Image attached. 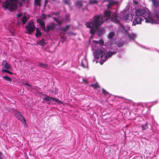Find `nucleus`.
I'll return each instance as SVG.
<instances>
[{
  "label": "nucleus",
  "mask_w": 159,
  "mask_h": 159,
  "mask_svg": "<svg viewBox=\"0 0 159 159\" xmlns=\"http://www.w3.org/2000/svg\"><path fill=\"white\" fill-rule=\"evenodd\" d=\"M38 66L43 67V68H46L48 67L47 64H44L42 62H39Z\"/></svg>",
  "instance_id": "obj_19"
},
{
  "label": "nucleus",
  "mask_w": 159,
  "mask_h": 159,
  "mask_svg": "<svg viewBox=\"0 0 159 159\" xmlns=\"http://www.w3.org/2000/svg\"><path fill=\"white\" fill-rule=\"evenodd\" d=\"M18 0H0V2H3L2 8L7 9L10 11L15 10L17 7Z\"/></svg>",
  "instance_id": "obj_4"
},
{
  "label": "nucleus",
  "mask_w": 159,
  "mask_h": 159,
  "mask_svg": "<svg viewBox=\"0 0 159 159\" xmlns=\"http://www.w3.org/2000/svg\"><path fill=\"white\" fill-rule=\"evenodd\" d=\"M157 101H156L152 102V103H153V104H155L156 103H157Z\"/></svg>",
  "instance_id": "obj_37"
},
{
  "label": "nucleus",
  "mask_w": 159,
  "mask_h": 159,
  "mask_svg": "<svg viewBox=\"0 0 159 159\" xmlns=\"http://www.w3.org/2000/svg\"><path fill=\"white\" fill-rule=\"evenodd\" d=\"M44 100L46 101H48V103L49 104L51 103V100L55 101L57 102H58L59 100L58 99L56 98H52L48 95H46L44 98Z\"/></svg>",
  "instance_id": "obj_11"
},
{
  "label": "nucleus",
  "mask_w": 159,
  "mask_h": 159,
  "mask_svg": "<svg viewBox=\"0 0 159 159\" xmlns=\"http://www.w3.org/2000/svg\"><path fill=\"white\" fill-rule=\"evenodd\" d=\"M115 34L114 32H111L109 33L107 36L108 38L111 40L113 38H114Z\"/></svg>",
  "instance_id": "obj_16"
},
{
  "label": "nucleus",
  "mask_w": 159,
  "mask_h": 159,
  "mask_svg": "<svg viewBox=\"0 0 159 159\" xmlns=\"http://www.w3.org/2000/svg\"><path fill=\"white\" fill-rule=\"evenodd\" d=\"M81 66L84 68H86L88 66V63L87 60L85 57L81 61Z\"/></svg>",
  "instance_id": "obj_13"
},
{
  "label": "nucleus",
  "mask_w": 159,
  "mask_h": 159,
  "mask_svg": "<svg viewBox=\"0 0 159 159\" xmlns=\"http://www.w3.org/2000/svg\"><path fill=\"white\" fill-rule=\"evenodd\" d=\"M134 19L132 23L133 25H136L141 24L143 20V19L142 17H140L136 16L134 15Z\"/></svg>",
  "instance_id": "obj_9"
},
{
  "label": "nucleus",
  "mask_w": 159,
  "mask_h": 159,
  "mask_svg": "<svg viewBox=\"0 0 159 159\" xmlns=\"http://www.w3.org/2000/svg\"><path fill=\"white\" fill-rule=\"evenodd\" d=\"M4 67L7 69L10 70L11 69V66L7 62H6L4 65Z\"/></svg>",
  "instance_id": "obj_20"
},
{
  "label": "nucleus",
  "mask_w": 159,
  "mask_h": 159,
  "mask_svg": "<svg viewBox=\"0 0 159 159\" xmlns=\"http://www.w3.org/2000/svg\"><path fill=\"white\" fill-rule=\"evenodd\" d=\"M24 84L25 85L27 86H29V87H30L31 86V85L30 84L28 83L27 82H25L24 83Z\"/></svg>",
  "instance_id": "obj_33"
},
{
  "label": "nucleus",
  "mask_w": 159,
  "mask_h": 159,
  "mask_svg": "<svg viewBox=\"0 0 159 159\" xmlns=\"http://www.w3.org/2000/svg\"><path fill=\"white\" fill-rule=\"evenodd\" d=\"M15 116L19 120H20L25 125H27V123L25 118L20 112H17L15 114Z\"/></svg>",
  "instance_id": "obj_8"
},
{
  "label": "nucleus",
  "mask_w": 159,
  "mask_h": 159,
  "mask_svg": "<svg viewBox=\"0 0 159 159\" xmlns=\"http://www.w3.org/2000/svg\"><path fill=\"white\" fill-rule=\"evenodd\" d=\"M126 13H125V12H124L123 15H121V16H122L123 20L125 21V22H128L129 20V14H126Z\"/></svg>",
  "instance_id": "obj_14"
},
{
  "label": "nucleus",
  "mask_w": 159,
  "mask_h": 159,
  "mask_svg": "<svg viewBox=\"0 0 159 159\" xmlns=\"http://www.w3.org/2000/svg\"><path fill=\"white\" fill-rule=\"evenodd\" d=\"M37 22L39 23L42 27L43 31L46 30L47 33H48L50 30H53L55 29L56 25L53 23H51L47 26L46 30L45 28V24L44 22L41 19H38Z\"/></svg>",
  "instance_id": "obj_5"
},
{
  "label": "nucleus",
  "mask_w": 159,
  "mask_h": 159,
  "mask_svg": "<svg viewBox=\"0 0 159 159\" xmlns=\"http://www.w3.org/2000/svg\"><path fill=\"white\" fill-rule=\"evenodd\" d=\"M107 43L108 44H112V43H111L110 41L108 42Z\"/></svg>",
  "instance_id": "obj_39"
},
{
  "label": "nucleus",
  "mask_w": 159,
  "mask_h": 159,
  "mask_svg": "<svg viewBox=\"0 0 159 159\" xmlns=\"http://www.w3.org/2000/svg\"><path fill=\"white\" fill-rule=\"evenodd\" d=\"M133 11L134 15L143 17L146 23L159 24V9L155 10L152 15L148 9L134 8Z\"/></svg>",
  "instance_id": "obj_3"
},
{
  "label": "nucleus",
  "mask_w": 159,
  "mask_h": 159,
  "mask_svg": "<svg viewBox=\"0 0 159 159\" xmlns=\"http://www.w3.org/2000/svg\"><path fill=\"white\" fill-rule=\"evenodd\" d=\"M59 14V12H56L54 13V15H58Z\"/></svg>",
  "instance_id": "obj_36"
},
{
  "label": "nucleus",
  "mask_w": 159,
  "mask_h": 159,
  "mask_svg": "<svg viewBox=\"0 0 159 159\" xmlns=\"http://www.w3.org/2000/svg\"><path fill=\"white\" fill-rule=\"evenodd\" d=\"M1 71L2 72L7 73L9 74H11V75L13 74V73L12 72L9 71L8 70H7V69H2Z\"/></svg>",
  "instance_id": "obj_25"
},
{
  "label": "nucleus",
  "mask_w": 159,
  "mask_h": 159,
  "mask_svg": "<svg viewBox=\"0 0 159 159\" xmlns=\"http://www.w3.org/2000/svg\"><path fill=\"white\" fill-rule=\"evenodd\" d=\"M41 35V34L39 31H38L36 29V32L35 34V36L36 37H39Z\"/></svg>",
  "instance_id": "obj_26"
},
{
  "label": "nucleus",
  "mask_w": 159,
  "mask_h": 159,
  "mask_svg": "<svg viewBox=\"0 0 159 159\" xmlns=\"http://www.w3.org/2000/svg\"><path fill=\"white\" fill-rule=\"evenodd\" d=\"M94 44H95L94 46L92 47L94 56L97 59L100 58V63L101 65L107 60L109 57L115 54L117 51V49L115 47H112L111 49L113 51H109L107 52L106 47L104 45V41L102 39L99 40H93Z\"/></svg>",
  "instance_id": "obj_2"
},
{
  "label": "nucleus",
  "mask_w": 159,
  "mask_h": 159,
  "mask_svg": "<svg viewBox=\"0 0 159 159\" xmlns=\"http://www.w3.org/2000/svg\"><path fill=\"white\" fill-rule=\"evenodd\" d=\"M38 43L40 45L43 46L46 44L47 43L44 41L43 39H42L38 42Z\"/></svg>",
  "instance_id": "obj_17"
},
{
  "label": "nucleus",
  "mask_w": 159,
  "mask_h": 159,
  "mask_svg": "<svg viewBox=\"0 0 159 159\" xmlns=\"http://www.w3.org/2000/svg\"><path fill=\"white\" fill-rule=\"evenodd\" d=\"M108 1L109 2L107 6L108 9H109L111 5L118 4L119 3L118 1H116L115 0H108Z\"/></svg>",
  "instance_id": "obj_12"
},
{
  "label": "nucleus",
  "mask_w": 159,
  "mask_h": 159,
  "mask_svg": "<svg viewBox=\"0 0 159 159\" xmlns=\"http://www.w3.org/2000/svg\"><path fill=\"white\" fill-rule=\"evenodd\" d=\"M6 61V60H5V61L3 60V62H2V65H3V62H5V61Z\"/></svg>",
  "instance_id": "obj_41"
},
{
  "label": "nucleus",
  "mask_w": 159,
  "mask_h": 159,
  "mask_svg": "<svg viewBox=\"0 0 159 159\" xmlns=\"http://www.w3.org/2000/svg\"><path fill=\"white\" fill-rule=\"evenodd\" d=\"M41 0H34V3L36 5L40 6L41 5Z\"/></svg>",
  "instance_id": "obj_22"
},
{
  "label": "nucleus",
  "mask_w": 159,
  "mask_h": 159,
  "mask_svg": "<svg viewBox=\"0 0 159 159\" xmlns=\"http://www.w3.org/2000/svg\"><path fill=\"white\" fill-rule=\"evenodd\" d=\"M91 86H93L94 88H98L99 87L98 84H91Z\"/></svg>",
  "instance_id": "obj_27"
},
{
  "label": "nucleus",
  "mask_w": 159,
  "mask_h": 159,
  "mask_svg": "<svg viewBox=\"0 0 159 159\" xmlns=\"http://www.w3.org/2000/svg\"><path fill=\"white\" fill-rule=\"evenodd\" d=\"M2 154V153L0 152V156Z\"/></svg>",
  "instance_id": "obj_42"
},
{
  "label": "nucleus",
  "mask_w": 159,
  "mask_h": 159,
  "mask_svg": "<svg viewBox=\"0 0 159 159\" xmlns=\"http://www.w3.org/2000/svg\"><path fill=\"white\" fill-rule=\"evenodd\" d=\"M27 33L29 34L31 33L35 29V26L33 22L30 21L27 25L25 26Z\"/></svg>",
  "instance_id": "obj_6"
},
{
  "label": "nucleus",
  "mask_w": 159,
  "mask_h": 159,
  "mask_svg": "<svg viewBox=\"0 0 159 159\" xmlns=\"http://www.w3.org/2000/svg\"><path fill=\"white\" fill-rule=\"evenodd\" d=\"M98 1L96 0H91L89 1V4H97Z\"/></svg>",
  "instance_id": "obj_24"
},
{
  "label": "nucleus",
  "mask_w": 159,
  "mask_h": 159,
  "mask_svg": "<svg viewBox=\"0 0 159 159\" xmlns=\"http://www.w3.org/2000/svg\"><path fill=\"white\" fill-rule=\"evenodd\" d=\"M61 39H62V43H63L64 41H66V37L65 36H63L62 37Z\"/></svg>",
  "instance_id": "obj_31"
},
{
  "label": "nucleus",
  "mask_w": 159,
  "mask_h": 159,
  "mask_svg": "<svg viewBox=\"0 0 159 159\" xmlns=\"http://www.w3.org/2000/svg\"><path fill=\"white\" fill-rule=\"evenodd\" d=\"M152 2L153 6L155 7H159V0H149Z\"/></svg>",
  "instance_id": "obj_15"
},
{
  "label": "nucleus",
  "mask_w": 159,
  "mask_h": 159,
  "mask_svg": "<svg viewBox=\"0 0 159 159\" xmlns=\"http://www.w3.org/2000/svg\"><path fill=\"white\" fill-rule=\"evenodd\" d=\"M132 1L134 5H137L139 3V0H132Z\"/></svg>",
  "instance_id": "obj_28"
},
{
  "label": "nucleus",
  "mask_w": 159,
  "mask_h": 159,
  "mask_svg": "<svg viewBox=\"0 0 159 159\" xmlns=\"http://www.w3.org/2000/svg\"><path fill=\"white\" fill-rule=\"evenodd\" d=\"M102 91L103 93L105 95H106L108 93L104 89H102Z\"/></svg>",
  "instance_id": "obj_30"
},
{
  "label": "nucleus",
  "mask_w": 159,
  "mask_h": 159,
  "mask_svg": "<svg viewBox=\"0 0 159 159\" xmlns=\"http://www.w3.org/2000/svg\"><path fill=\"white\" fill-rule=\"evenodd\" d=\"M64 2L66 4L70 5V1L69 0H65L64 1Z\"/></svg>",
  "instance_id": "obj_32"
},
{
  "label": "nucleus",
  "mask_w": 159,
  "mask_h": 159,
  "mask_svg": "<svg viewBox=\"0 0 159 159\" xmlns=\"http://www.w3.org/2000/svg\"><path fill=\"white\" fill-rule=\"evenodd\" d=\"M13 23H12L11 24H10V26L9 27V30H10V29H11V27H12V26H13Z\"/></svg>",
  "instance_id": "obj_35"
},
{
  "label": "nucleus",
  "mask_w": 159,
  "mask_h": 159,
  "mask_svg": "<svg viewBox=\"0 0 159 159\" xmlns=\"http://www.w3.org/2000/svg\"><path fill=\"white\" fill-rule=\"evenodd\" d=\"M22 14L21 13H20L17 15V17L18 19H20V18L22 17L21 21L23 25H25L26 22L29 20V18L25 16H22Z\"/></svg>",
  "instance_id": "obj_10"
},
{
  "label": "nucleus",
  "mask_w": 159,
  "mask_h": 159,
  "mask_svg": "<svg viewBox=\"0 0 159 159\" xmlns=\"http://www.w3.org/2000/svg\"><path fill=\"white\" fill-rule=\"evenodd\" d=\"M88 5V4H86V6H85V9H86L87 10H88L87 8V6Z\"/></svg>",
  "instance_id": "obj_40"
},
{
  "label": "nucleus",
  "mask_w": 159,
  "mask_h": 159,
  "mask_svg": "<svg viewBox=\"0 0 159 159\" xmlns=\"http://www.w3.org/2000/svg\"><path fill=\"white\" fill-rule=\"evenodd\" d=\"M46 17V16L45 14H42L41 16V18L43 19H44Z\"/></svg>",
  "instance_id": "obj_34"
},
{
  "label": "nucleus",
  "mask_w": 159,
  "mask_h": 159,
  "mask_svg": "<svg viewBox=\"0 0 159 159\" xmlns=\"http://www.w3.org/2000/svg\"><path fill=\"white\" fill-rule=\"evenodd\" d=\"M117 15V12L113 9H111L110 10L106 11L104 15L100 14L95 16H93L94 18L93 21H89L86 22L85 25L88 28L90 29V33L92 34H93L98 29L100 25L102 24L105 21H107L109 19H111V21L116 24H119L120 26L119 28V31L124 34L126 35L127 39L129 41L131 40H134L137 37V35L132 33L129 34L128 31L130 30V27L127 26H123L119 22L120 18Z\"/></svg>",
  "instance_id": "obj_1"
},
{
  "label": "nucleus",
  "mask_w": 159,
  "mask_h": 159,
  "mask_svg": "<svg viewBox=\"0 0 159 159\" xmlns=\"http://www.w3.org/2000/svg\"><path fill=\"white\" fill-rule=\"evenodd\" d=\"M70 27V25H66V26L65 27V28H64L63 29V31H66L67 30H68V29Z\"/></svg>",
  "instance_id": "obj_29"
},
{
  "label": "nucleus",
  "mask_w": 159,
  "mask_h": 159,
  "mask_svg": "<svg viewBox=\"0 0 159 159\" xmlns=\"http://www.w3.org/2000/svg\"><path fill=\"white\" fill-rule=\"evenodd\" d=\"M148 122H146L145 125H142V130H144L148 128Z\"/></svg>",
  "instance_id": "obj_21"
},
{
  "label": "nucleus",
  "mask_w": 159,
  "mask_h": 159,
  "mask_svg": "<svg viewBox=\"0 0 159 159\" xmlns=\"http://www.w3.org/2000/svg\"><path fill=\"white\" fill-rule=\"evenodd\" d=\"M53 20L58 23L59 26H61V25L63 22H66L69 21L70 18L69 16L66 15L64 17V19L59 20V19H57L56 17H53Z\"/></svg>",
  "instance_id": "obj_7"
},
{
  "label": "nucleus",
  "mask_w": 159,
  "mask_h": 159,
  "mask_svg": "<svg viewBox=\"0 0 159 159\" xmlns=\"http://www.w3.org/2000/svg\"><path fill=\"white\" fill-rule=\"evenodd\" d=\"M55 0H52V1L53 2V1H55Z\"/></svg>",
  "instance_id": "obj_43"
},
{
  "label": "nucleus",
  "mask_w": 159,
  "mask_h": 159,
  "mask_svg": "<svg viewBox=\"0 0 159 159\" xmlns=\"http://www.w3.org/2000/svg\"><path fill=\"white\" fill-rule=\"evenodd\" d=\"M48 1L47 0H45V5L46 6V4H47V3H48Z\"/></svg>",
  "instance_id": "obj_38"
},
{
  "label": "nucleus",
  "mask_w": 159,
  "mask_h": 159,
  "mask_svg": "<svg viewBox=\"0 0 159 159\" xmlns=\"http://www.w3.org/2000/svg\"><path fill=\"white\" fill-rule=\"evenodd\" d=\"M3 78L9 82H11L12 80V79H11V78L7 76H4L3 77Z\"/></svg>",
  "instance_id": "obj_23"
},
{
  "label": "nucleus",
  "mask_w": 159,
  "mask_h": 159,
  "mask_svg": "<svg viewBox=\"0 0 159 159\" xmlns=\"http://www.w3.org/2000/svg\"><path fill=\"white\" fill-rule=\"evenodd\" d=\"M83 2H83L81 1H77L75 3V5L77 7H80L82 5V3Z\"/></svg>",
  "instance_id": "obj_18"
}]
</instances>
